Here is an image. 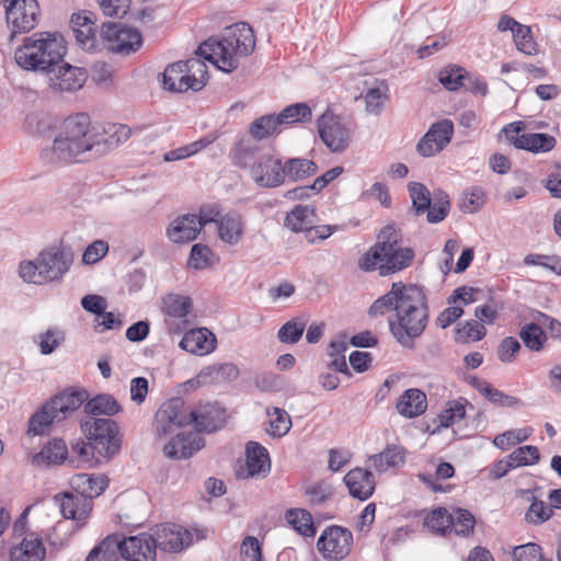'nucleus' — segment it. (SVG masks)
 Wrapping results in <instances>:
<instances>
[{
  "label": "nucleus",
  "mask_w": 561,
  "mask_h": 561,
  "mask_svg": "<svg viewBox=\"0 0 561 561\" xmlns=\"http://www.w3.org/2000/svg\"><path fill=\"white\" fill-rule=\"evenodd\" d=\"M396 311V320L389 328L403 347L412 348L414 340L422 335L428 322V307L424 290L416 285L393 283L391 289L379 297L369 308L371 316Z\"/></svg>",
  "instance_id": "obj_1"
},
{
  "label": "nucleus",
  "mask_w": 561,
  "mask_h": 561,
  "mask_svg": "<svg viewBox=\"0 0 561 561\" xmlns=\"http://www.w3.org/2000/svg\"><path fill=\"white\" fill-rule=\"evenodd\" d=\"M254 47L252 27L240 22L226 27L220 38L210 37L202 43L196 54L229 73L239 67L240 58L249 56Z\"/></svg>",
  "instance_id": "obj_2"
},
{
  "label": "nucleus",
  "mask_w": 561,
  "mask_h": 561,
  "mask_svg": "<svg viewBox=\"0 0 561 561\" xmlns=\"http://www.w3.org/2000/svg\"><path fill=\"white\" fill-rule=\"evenodd\" d=\"M50 160L60 163L82 162L96 156L95 127L84 113L69 116L61 124L50 149Z\"/></svg>",
  "instance_id": "obj_3"
},
{
  "label": "nucleus",
  "mask_w": 561,
  "mask_h": 561,
  "mask_svg": "<svg viewBox=\"0 0 561 561\" xmlns=\"http://www.w3.org/2000/svg\"><path fill=\"white\" fill-rule=\"evenodd\" d=\"M413 259L414 251L402 245L400 230L394 224H389L379 231L376 243L359 257L358 267L388 276L409 267Z\"/></svg>",
  "instance_id": "obj_4"
},
{
  "label": "nucleus",
  "mask_w": 561,
  "mask_h": 561,
  "mask_svg": "<svg viewBox=\"0 0 561 561\" xmlns=\"http://www.w3.org/2000/svg\"><path fill=\"white\" fill-rule=\"evenodd\" d=\"M66 53L67 43L60 33L38 32L24 38L14 59L24 70L46 73L62 61Z\"/></svg>",
  "instance_id": "obj_5"
},
{
  "label": "nucleus",
  "mask_w": 561,
  "mask_h": 561,
  "mask_svg": "<svg viewBox=\"0 0 561 561\" xmlns=\"http://www.w3.org/2000/svg\"><path fill=\"white\" fill-rule=\"evenodd\" d=\"M72 262L71 251L54 245L41 251L34 260L21 261L18 274L27 284L56 283L68 273Z\"/></svg>",
  "instance_id": "obj_6"
},
{
  "label": "nucleus",
  "mask_w": 561,
  "mask_h": 561,
  "mask_svg": "<svg viewBox=\"0 0 561 561\" xmlns=\"http://www.w3.org/2000/svg\"><path fill=\"white\" fill-rule=\"evenodd\" d=\"M81 430L99 456L111 458L118 451L117 425L114 421L88 419L81 421Z\"/></svg>",
  "instance_id": "obj_7"
},
{
  "label": "nucleus",
  "mask_w": 561,
  "mask_h": 561,
  "mask_svg": "<svg viewBox=\"0 0 561 561\" xmlns=\"http://www.w3.org/2000/svg\"><path fill=\"white\" fill-rule=\"evenodd\" d=\"M100 36L107 50L124 56L137 51L142 45L141 34L119 22L103 23Z\"/></svg>",
  "instance_id": "obj_8"
},
{
  "label": "nucleus",
  "mask_w": 561,
  "mask_h": 561,
  "mask_svg": "<svg viewBox=\"0 0 561 561\" xmlns=\"http://www.w3.org/2000/svg\"><path fill=\"white\" fill-rule=\"evenodd\" d=\"M187 425H190L187 408L182 398L175 397L162 403L156 412L153 431L158 437L162 438Z\"/></svg>",
  "instance_id": "obj_9"
},
{
  "label": "nucleus",
  "mask_w": 561,
  "mask_h": 561,
  "mask_svg": "<svg viewBox=\"0 0 561 561\" xmlns=\"http://www.w3.org/2000/svg\"><path fill=\"white\" fill-rule=\"evenodd\" d=\"M318 131L321 140L333 152H343L352 141L348 124L330 112H325L319 117Z\"/></svg>",
  "instance_id": "obj_10"
},
{
  "label": "nucleus",
  "mask_w": 561,
  "mask_h": 561,
  "mask_svg": "<svg viewBox=\"0 0 561 561\" xmlns=\"http://www.w3.org/2000/svg\"><path fill=\"white\" fill-rule=\"evenodd\" d=\"M5 19L11 37L32 31L37 24L39 5L37 0H4Z\"/></svg>",
  "instance_id": "obj_11"
},
{
  "label": "nucleus",
  "mask_w": 561,
  "mask_h": 561,
  "mask_svg": "<svg viewBox=\"0 0 561 561\" xmlns=\"http://www.w3.org/2000/svg\"><path fill=\"white\" fill-rule=\"evenodd\" d=\"M353 543L352 533L340 526H331L323 530L317 547L324 559L340 561L348 556Z\"/></svg>",
  "instance_id": "obj_12"
},
{
  "label": "nucleus",
  "mask_w": 561,
  "mask_h": 561,
  "mask_svg": "<svg viewBox=\"0 0 561 561\" xmlns=\"http://www.w3.org/2000/svg\"><path fill=\"white\" fill-rule=\"evenodd\" d=\"M156 543L153 536L147 533L124 538L116 535L115 550L126 561H154Z\"/></svg>",
  "instance_id": "obj_13"
},
{
  "label": "nucleus",
  "mask_w": 561,
  "mask_h": 561,
  "mask_svg": "<svg viewBox=\"0 0 561 561\" xmlns=\"http://www.w3.org/2000/svg\"><path fill=\"white\" fill-rule=\"evenodd\" d=\"M190 425L196 432L211 433L221 428L227 420V412L218 403L205 402L187 408Z\"/></svg>",
  "instance_id": "obj_14"
},
{
  "label": "nucleus",
  "mask_w": 561,
  "mask_h": 561,
  "mask_svg": "<svg viewBox=\"0 0 561 561\" xmlns=\"http://www.w3.org/2000/svg\"><path fill=\"white\" fill-rule=\"evenodd\" d=\"M250 176L263 188L278 187L284 184L282 160L270 153H262L256 163L252 164Z\"/></svg>",
  "instance_id": "obj_15"
},
{
  "label": "nucleus",
  "mask_w": 561,
  "mask_h": 561,
  "mask_svg": "<svg viewBox=\"0 0 561 561\" xmlns=\"http://www.w3.org/2000/svg\"><path fill=\"white\" fill-rule=\"evenodd\" d=\"M156 548L168 552H179L192 542L191 533L181 525L164 524L154 530Z\"/></svg>",
  "instance_id": "obj_16"
},
{
  "label": "nucleus",
  "mask_w": 561,
  "mask_h": 561,
  "mask_svg": "<svg viewBox=\"0 0 561 561\" xmlns=\"http://www.w3.org/2000/svg\"><path fill=\"white\" fill-rule=\"evenodd\" d=\"M48 75L49 85L58 91H75L83 87L87 75L82 68L73 67L64 60L54 67V70L46 72Z\"/></svg>",
  "instance_id": "obj_17"
},
{
  "label": "nucleus",
  "mask_w": 561,
  "mask_h": 561,
  "mask_svg": "<svg viewBox=\"0 0 561 561\" xmlns=\"http://www.w3.org/2000/svg\"><path fill=\"white\" fill-rule=\"evenodd\" d=\"M203 439L196 433H178L163 447L164 456L170 459H186L202 449Z\"/></svg>",
  "instance_id": "obj_18"
},
{
  "label": "nucleus",
  "mask_w": 561,
  "mask_h": 561,
  "mask_svg": "<svg viewBox=\"0 0 561 561\" xmlns=\"http://www.w3.org/2000/svg\"><path fill=\"white\" fill-rule=\"evenodd\" d=\"M245 228L244 217L237 210H230L222 215L216 229L220 241L234 247L242 241Z\"/></svg>",
  "instance_id": "obj_19"
},
{
  "label": "nucleus",
  "mask_w": 561,
  "mask_h": 561,
  "mask_svg": "<svg viewBox=\"0 0 561 561\" xmlns=\"http://www.w3.org/2000/svg\"><path fill=\"white\" fill-rule=\"evenodd\" d=\"M195 214H185L173 219L167 228V237L173 243H188L201 233Z\"/></svg>",
  "instance_id": "obj_20"
},
{
  "label": "nucleus",
  "mask_w": 561,
  "mask_h": 561,
  "mask_svg": "<svg viewBox=\"0 0 561 561\" xmlns=\"http://www.w3.org/2000/svg\"><path fill=\"white\" fill-rule=\"evenodd\" d=\"M370 470L367 466L365 469L355 468L344 477V482L353 497L365 501L373 495L376 482Z\"/></svg>",
  "instance_id": "obj_21"
},
{
  "label": "nucleus",
  "mask_w": 561,
  "mask_h": 561,
  "mask_svg": "<svg viewBox=\"0 0 561 561\" xmlns=\"http://www.w3.org/2000/svg\"><path fill=\"white\" fill-rule=\"evenodd\" d=\"M130 137V128L126 125H111L100 131L95 127L96 156L102 157Z\"/></svg>",
  "instance_id": "obj_22"
},
{
  "label": "nucleus",
  "mask_w": 561,
  "mask_h": 561,
  "mask_svg": "<svg viewBox=\"0 0 561 561\" xmlns=\"http://www.w3.org/2000/svg\"><path fill=\"white\" fill-rule=\"evenodd\" d=\"M55 503L65 518L84 520L92 510V501L71 493L56 494Z\"/></svg>",
  "instance_id": "obj_23"
},
{
  "label": "nucleus",
  "mask_w": 561,
  "mask_h": 561,
  "mask_svg": "<svg viewBox=\"0 0 561 561\" xmlns=\"http://www.w3.org/2000/svg\"><path fill=\"white\" fill-rule=\"evenodd\" d=\"M70 484L81 497L92 501L105 491L108 479L103 474L79 473L71 478Z\"/></svg>",
  "instance_id": "obj_24"
},
{
  "label": "nucleus",
  "mask_w": 561,
  "mask_h": 561,
  "mask_svg": "<svg viewBox=\"0 0 561 561\" xmlns=\"http://www.w3.org/2000/svg\"><path fill=\"white\" fill-rule=\"evenodd\" d=\"M215 335L207 329H194L184 334L180 342L181 348L192 354H209L215 350Z\"/></svg>",
  "instance_id": "obj_25"
},
{
  "label": "nucleus",
  "mask_w": 561,
  "mask_h": 561,
  "mask_svg": "<svg viewBox=\"0 0 561 561\" xmlns=\"http://www.w3.org/2000/svg\"><path fill=\"white\" fill-rule=\"evenodd\" d=\"M46 554L42 539L31 534L10 550V561H43Z\"/></svg>",
  "instance_id": "obj_26"
},
{
  "label": "nucleus",
  "mask_w": 561,
  "mask_h": 561,
  "mask_svg": "<svg viewBox=\"0 0 561 561\" xmlns=\"http://www.w3.org/2000/svg\"><path fill=\"white\" fill-rule=\"evenodd\" d=\"M67 455L68 449L65 440L54 438L47 443L39 453L33 455L32 465L38 468L60 465L67 459Z\"/></svg>",
  "instance_id": "obj_27"
},
{
  "label": "nucleus",
  "mask_w": 561,
  "mask_h": 561,
  "mask_svg": "<svg viewBox=\"0 0 561 561\" xmlns=\"http://www.w3.org/2000/svg\"><path fill=\"white\" fill-rule=\"evenodd\" d=\"M89 398L88 391L80 390H64L55 394L51 399L53 409L65 420L71 412L80 408Z\"/></svg>",
  "instance_id": "obj_28"
},
{
  "label": "nucleus",
  "mask_w": 561,
  "mask_h": 561,
  "mask_svg": "<svg viewBox=\"0 0 561 561\" xmlns=\"http://www.w3.org/2000/svg\"><path fill=\"white\" fill-rule=\"evenodd\" d=\"M398 412L404 417L412 419L426 411V396L419 389L411 388L403 392L397 402Z\"/></svg>",
  "instance_id": "obj_29"
},
{
  "label": "nucleus",
  "mask_w": 561,
  "mask_h": 561,
  "mask_svg": "<svg viewBox=\"0 0 561 561\" xmlns=\"http://www.w3.org/2000/svg\"><path fill=\"white\" fill-rule=\"evenodd\" d=\"M403 449L399 446L392 445L388 446L380 454L371 455L367 459L366 466L368 467V469L375 470L378 473H382L390 468H396L403 465Z\"/></svg>",
  "instance_id": "obj_30"
},
{
  "label": "nucleus",
  "mask_w": 561,
  "mask_h": 561,
  "mask_svg": "<svg viewBox=\"0 0 561 561\" xmlns=\"http://www.w3.org/2000/svg\"><path fill=\"white\" fill-rule=\"evenodd\" d=\"M247 468L251 477L270 471L271 461L265 447L256 442H249L245 447Z\"/></svg>",
  "instance_id": "obj_31"
},
{
  "label": "nucleus",
  "mask_w": 561,
  "mask_h": 561,
  "mask_svg": "<svg viewBox=\"0 0 561 561\" xmlns=\"http://www.w3.org/2000/svg\"><path fill=\"white\" fill-rule=\"evenodd\" d=\"M516 142L517 149L540 153L551 151L557 145V139L549 134L528 133L522 134Z\"/></svg>",
  "instance_id": "obj_32"
},
{
  "label": "nucleus",
  "mask_w": 561,
  "mask_h": 561,
  "mask_svg": "<svg viewBox=\"0 0 561 561\" xmlns=\"http://www.w3.org/2000/svg\"><path fill=\"white\" fill-rule=\"evenodd\" d=\"M192 300L187 296L170 293L161 299V311L174 319H184L192 310Z\"/></svg>",
  "instance_id": "obj_33"
},
{
  "label": "nucleus",
  "mask_w": 561,
  "mask_h": 561,
  "mask_svg": "<svg viewBox=\"0 0 561 561\" xmlns=\"http://www.w3.org/2000/svg\"><path fill=\"white\" fill-rule=\"evenodd\" d=\"M62 415L58 414L51 405L50 400L42 405L28 420L27 433L32 435H41L55 421H61Z\"/></svg>",
  "instance_id": "obj_34"
},
{
  "label": "nucleus",
  "mask_w": 561,
  "mask_h": 561,
  "mask_svg": "<svg viewBox=\"0 0 561 561\" xmlns=\"http://www.w3.org/2000/svg\"><path fill=\"white\" fill-rule=\"evenodd\" d=\"M184 65H186V85H180V88L199 91L208 79L207 66L198 57L187 59Z\"/></svg>",
  "instance_id": "obj_35"
},
{
  "label": "nucleus",
  "mask_w": 561,
  "mask_h": 561,
  "mask_svg": "<svg viewBox=\"0 0 561 561\" xmlns=\"http://www.w3.org/2000/svg\"><path fill=\"white\" fill-rule=\"evenodd\" d=\"M283 170L284 182L286 179L296 182L316 174L318 167L311 160L304 158H291L285 161L283 164Z\"/></svg>",
  "instance_id": "obj_36"
},
{
  "label": "nucleus",
  "mask_w": 561,
  "mask_h": 561,
  "mask_svg": "<svg viewBox=\"0 0 561 561\" xmlns=\"http://www.w3.org/2000/svg\"><path fill=\"white\" fill-rule=\"evenodd\" d=\"M121 411V405L117 400L108 394L102 393L94 398L87 400L84 404V412L89 415H114Z\"/></svg>",
  "instance_id": "obj_37"
},
{
  "label": "nucleus",
  "mask_w": 561,
  "mask_h": 561,
  "mask_svg": "<svg viewBox=\"0 0 561 561\" xmlns=\"http://www.w3.org/2000/svg\"><path fill=\"white\" fill-rule=\"evenodd\" d=\"M314 209L307 205L296 206L285 218V226L294 232L312 228Z\"/></svg>",
  "instance_id": "obj_38"
},
{
  "label": "nucleus",
  "mask_w": 561,
  "mask_h": 561,
  "mask_svg": "<svg viewBox=\"0 0 561 561\" xmlns=\"http://www.w3.org/2000/svg\"><path fill=\"white\" fill-rule=\"evenodd\" d=\"M518 335L524 345L531 352L542 351L548 340L546 332L535 322L522 325Z\"/></svg>",
  "instance_id": "obj_39"
},
{
  "label": "nucleus",
  "mask_w": 561,
  "mask_h": 561,
  "mask_svg": "<svg viewBox=\"0 0 561 561\" xmlns=\"http://www.w3.org/2000/svg\"><path fill=\"white\" fill-rule=\"evenodd\" d=\"M287 523L305 537H313L316 528L311 514L302 508H291L286 512Z\"/></svg>",
  "instance_id": "obj_40"
},
{
  "label": "nucleus",
  "mask_w": 561,
  "mask_h": 561,
  "mask_svg": "<svg viewBox=\"0 0 561 561\" xmlns=\"http://www.w3.org/2000/svg\"><path fill=\"white\" fill-rule=\"evenodd\" d=\"M186 65L184 61H178L169 65L162 73V83L164 89L172 92H185L187 89H182L180 85H186Z\"/></svg>",
  "instance_id": "obj_41"
},
{
  "label": "nucleus",
  "mask_w": 561,
  "mask_h": 561,
  "mask_svg": "<svg viewBox=\"0 0 561 561\" xmlns=\"http://www.w3.org/2000/svg\"><path fill=\"white\" fill-rule=\"evenodd\" d=\"M238 376L239 369L232 363L208 366L198 375L203 382H206L207 380L215 382L230 381L237 379Z\"/></svg>",
  "instance_id": "obj_42"
},
{
  "label": "nucleus",
  "mask_w": 561,
  "mask_h": 561,
  "mask_svg": "<svg viewBox=\"0 0 561 561\" xmlns=\"http://www.w3.org/2000/svg\"><path fill=\"white\" fill-rule=\"evenodd\" d=\"M259 153L260 147L256 144L250 140H241L233 149V159L237 165L251 170L252 164L256 163L261 156Z\"/></svg>",
  "instance_id": "obj_43"
},
{
  "label": "nucleus",
  "mask_w": 561,
  "mask_h": 561,
  "mask_svg": "<svg viewBox=\"0 0 561 561\" xmlns=\"http://www.w3.org/2000/svg\"><path fill=\"white\" fill-rule=\"evenodd\" d=\"M277 116L279 126L305 123L311 119L312 112L307 103H295L286 106Z\"/></svg>",
  "instance_id": "obj_44"
},
{
  "label": "nucleus",
  "mask_w": 561,
  "mask_h": 561,
  "mask_svg": "<svg viewBox=\"0 0 561 561\" xmlns=\"http://www.w3.org/2000/svg\"><path fill=\"white\" fill-rule=\"evenodd\" d=\"M43 355L54 353L64 342L65 333L59 328H49L34 337Z\"/></svg>",
  "instance_id": "obj_45"
},
{
  "label": "nucleus",
  "mask_w": 561,
  "mask_h": 561,
  "mask_svg": "<svg viewBox=\"0 0 561 561\" xmlns=\"http://www.w3.org/2000/svg\"><path fill=\"white\" fill-rule=\"evenodd\" d=\"M278 119L274 114L263 115L251 123L249 131L250 135L256 139L262 140L270 135L278 133Z\"/></svg>",
  "instance_id": "obj_46"
},
{
  "label": "nucleus",
  "mask_w": 561,
  "mask_h": 561,
  "mask_svg": "<svg viewBox=\"0 0 561 561\" xmlns=\"http://www.w3.org/2000/svg\"><path fill=\"white\" fill-rule=\"evenodd\" d=\"M424 524L430 529L446 535L451 531V525L454 524V517L444 507L433 510L424 519Z\"/></svg>",
  "instance_id": "obj_47"
},
{
  "label": "nucleus",
  "mask_w": 561,
  "mask_h": 561,
  "mask_svg": "<svg viewBox=\"0 0 561 561\" xmlns=\"http://www.w3.org/2000/svg\"><path fill=\"white\" fill-rule=\"evenodd\" d=\"M412 201V209L416 216L425 214L432 202L428 188L419 182H412L408 186Z\"/></svg>",
  "instance_id": "obj_48"
},
{
  "label": "nucleus",
  "mask_w": 561,
  "mask_h": 561,
  "mask_svg": "<svg viewBox=\"0 0 561 561\" xmlns=\"http://www.w3.org/2000/svg\"><path fill=\"white\" fill-rule=\"evenodd\" d=\"M306 325L307 319L304 317L294 318L280 327L277 337L282 343L295 344L301 339Z\"/></svg>",
  "instance_id": "obj_49"
},
{
  "label": "nucleus",
  "mask_w": 561,
  "mask_h": 561,
  "mask_svg": "<svg viewBox=\"0 0 561 561\" xmlns=\"http://www.w3.org/2000/svg\"><path fill=\"white\" fill-rule=\"evenodd\" d=\"M513 468L534 466L540 460L538 447L525 445L513 450L508 456Z\"/></svg>",
  "instance_id": "obj_50"
},
{
  "label": "nucleus",
  "mask_w": 561,
  "mask_h": 561,
  "mask_svg": "<svg viewBox=\"0 0 561 561\" xmlns=\"http://www.w3.org/2000/svg\"><path fill=\"white\" fill-rule=\"evenodd\" d=\"M211 141H213L211 139L202 138L194 142H191L188 145L179 147L176 149H172L164 153L163 160L165 162H174V161L190 158V157L196 154L197 152H199L201 150H203L204 148H206L208 145L211 144Z\"/></svg>",
  "instance_id": "obj_51"
},
{
  "label": "nucleus",
  "mask_w": 561,
  "mask_h": 561,
  "mask_svg": "<svg viewBox=\"0 0 561 561\" xmlns=\"http://www.w3.org/2000/svg\"><path fill=\"white\" fill-rule=\"evenodd\" d=\"M530 428H519L506 431L494 437L493 444L495 447L502 450H507L511 446L517 445L528 439L531 435Z\"/></svg>",
  "instance_id": "obj_52"
},
{
  "label": "nucleus",
  "mask_w": 561,
  "mask_h": 561,
  "mask_svg": "<svg viewBox=\"0 0 561 561\" xmlns=\"http://www.w3.org/2000/svg\"><path fill=\"white\" fill-rule=\"evenodd\" d=\"M115 542L116 535L107 536L90 551L87 561H113L116 554Z\"/></svg>",
  "instance_id": "obj_53"
},
{
  "label": "nucleus",
  "mask_w": 561,
  "mask_h": 561,
  "mask_svg": "<svg viewBox=\"0 0 561 561\" xmlns=\"http://www.w3.org/2000/svg\"><path fill=\"white\" fill-rule=\"evenodd\" d=\"M516 48L526 55H536L538 51L537 43L535 42L531 30L529 26L523 25L516 28V33L513 35Z\"/></svg>",
  "instance_id": "obj_54"
},
{
  "label": "nucleus",
  "mask_w": 561,
  "mask_h": 561,
  "mask_svg": "<svg viewBox=\"0 0 561 561\" xmlns=\"http://www.w3.org/2000/svg\"><path fill=\"white\" fill-rule=\"evenodd\" d=\"M450 203L447 195H440L431 202L430 208L426 209V219L430 224H438L443 221L449 214Z\"/></svg>",
  "instance_id": "obj_55"
},
{
  "label": "nucleus",
  "mask_w": 561,
  "mask_h": 561,
  "mask_svg": "<svg viewBox=\"0 0 561 561\" xmlns=\"http://www.w3.org/2000/svg\"><path fill=\"white\" fill-rule=\"evenodd\" d=\"M427 134H433L439 149L443 150L449 142L454 134V124L449 119L439 121L431 126Z\"/></svg>",
  "instance_id": "obj_56"
},
{
  "label": "nucleus",
  "mask_w": 561,
  "mask_h": 561,
  "mask_svg": "<svg viewBox=\"0 0 561 561\" xmlns=\"http://www.w3.org/2000/svg\"><path fill=\"white\" fill-rule=\"evenodd\" d=\"M466 70L461 67H448L438 75L439 82L449 91H456L463 84Z\"/></svg>",
  "instance_id": "obj_57"
},
{
  "label": "nucleus",
  "mask_w": 561,
  "mask_h": 561,
  "mask_svg": "<svg viewBox=\"0 0 561 561\" xmlns=\"http://www.w3.org/2000/svg\"><path fill=\"white\" fill-rule=\"evenodd\" d=\"M466 416V402L450 401L448 407L439 414L440 426L448 427Z\"/></svg>",
  "instance_id": "obj_58"
},
{
  "label": "nucleus",
  "mask_w": 561,
  "mask_h": 561,
  "mask_svg": "<svg viewBox=\"0 0 561 561\" xmlns=\"http://www.w3.org/2000/svg\"><path fill=\"white\" fill-rule=\"evenodd\" d=\"M520 350L519 341L515 336H507L499 344L496 355L502 363L511 364L516 359V355Z\"/></svg>",
  "instance_id": "obj_59"
},
{
  "label": "nucleus",
  "mask_w": 561,
  "mask_h": 561,
  "mask_svg": "<svg viewBox=\"0 0 561 561\" xmlns=\"http://www.w3.org/2000/svg\"><path fill=\"white\" fill-rule=\"evenodd\" d=\"M451 515L454 517L451 529L454 528L457 535L468 536L473 530L476 519L469 511L457 508Z\"/></svg>",
  "instance_id": "obj_60"
},
{
  "label": "nucleus",
  "mask_w": 561,
  "mask_h": 561,
  "mask_svg": "<svg viewBox=\"0 0 561 561\" xmlns=\"http://www.w3.org/2000/svg\"><path fill=\"white\" fill-rule=\"evenodd\" d=\"M271 416V432L274 436H284L288 433L291 421L289 414L279 408H274L272 412H268Z\"/></svg>",
  "instance_id": "obj_61"
},
{
  "label": "nucleus",
  "mask_w": 561,
  "mask_h": 561,
  "mask_svg": "<svg viewBox=\"0 0 561 561\" xmlns=\"http://www.w3.org/2000/svg\"><path fill=\"white\" fill-rule=\"evenodd\" d=\"M484 191L480 187H472L465 192L460 205L462 211L469 214L478 211L484 205Z\"/></svg>",
  "instance_id": "obj_62"
},
{
  "label": "nucleus",
  "mask_w": 561,
  "mask_h": 561,
  "mask_svg": "<svg viewBox=\"0 0 561 561\" xmlns=\"http://www.w3.org/2000/svg\"><path fill=\"white\" fill-rule=\"evenodd\" d=\"M210 254L208 245L196 243L191 249L188 265L194 270H204L210 265Z\"/></svg>",
  "instance_id": "obj_63"
},
{
  "label": "nucleus",
  "mask_w": 561,
  "mask_h": 561,
  "mask_svg": "<svg viewBox=\"0 0 561 561\" xmlns=\"http://www.w3.org/2000/svg\"><path fill=\"white\" fill-rule=\"evenodd\" d=\"M514 561H542L541 547L535 542L517 546L513 550Z\"/></svg>",
  "instance_id": "obj_64"
}]
</instances>
